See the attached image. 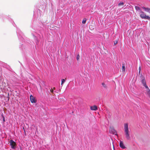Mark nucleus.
<instances>
[{
  "mask_svg": "<svg viewBox=\"0 0 150 150\" xmlns=\"http://www.w3.org/2000/svg\"><path fill=\"white\" fill-rule=\"evenodd\" d=\"M33 36L34 38V39H36L37 40V42H36L37 43H38L39 42V41L37 40V38L34 35H33Z\"/></svg>",
  "mask_w": 150,
  "mask_h": 150,
  "instance_id": "f3484780",
  "label": "nucleus"
},
{
  "mask_svg": "<svg viewBox=\"0 0 150 150\" xmlns=\"http://www.w3.org/2000/svg\"><path fill=\"white\" fill-rule=\"evenodd\" d=\"M124 4V3L123 2H120L118 4L119 6H120L121 5H123Z\"/></svg>",
  "mask_w": 150,
  "mask_h": 150,
  "instance_id": "ddd939ff",
  "label": "nucleus"
},
{
  "mask_svg": "<svg viewBox=\"0 0 150 150\" xmlns=\"http://www.w3.org/2000/svg\"><path fill=\"white\" fill-rule=\"evenodd\" d=\"M110 133H111L113 134H114L115 135L116 134L117 132L113 128H110Z\"/></svg>",
  "mask_w": 150,
  "mask_h": 150,
  "instance_id": "423d86ee",
  "label": "nucleus"
},
{
  "mask_svg": "<svg viewBox=\"0 0 150 150\" xmlns=\"http://www.w3.org/2000/svg\"><path fill=\"white\" fill-rule=\"evenodd\" d=\"M86 18H84L82 21V23L83 24H85L86 23Z\"/></svg>",
  "mask_w": 150,
  "mask_h": 150,
  "instance_id": "9b49d317",
  "label": "nucleus"
},
{
  "mask_svg": "<svg viewBox=\"0 0 150 150\" xmlns=\"http://www.w3.org/2000/svg\"><path fill=\"white\" fill-rule=\"evenodd\" d=\"M2 116L3 117V121L4 122H5V118L3 115H2Z\"/></svg>",
  "mask_w": 150,
  "mask_h": 150,
  "instance_id": "4be33fe9",
  "label": "nucleus"
},
{
  "mask_svg": "<svg viewBox=\"0 0 150 150\" xmlns=\"http://www.w3.org/2000/svg\"><path fill=\"white\" fill-rule=\"evenodd\" d=\"M135 8L136 10L138 12H140V13L141 11H142L140 8L139 7L137 6H135Z\"/></svg>",
  "mask_w": 150,
  "mask_h": 150,
  "instance_id": "9d476101",
  "label": "nucleus"
},
{
  "mask_svg": "<svg viewBox=\"0 0 150 150\" xmlns=\"http://www.w3.org/2000/svg\"><path fill=\"white\" fill-rule=\"evenodd\" d=\"M145 93L146 95L150 98V90L149 88L146 89Z\"/></svg>",
  "mask_w": 150,
  "mask_h": 150,
  "instance_id": "0eeeda50",
  "label": "nucleus"
},
{
  "mask_svg": "<svg viewBox=\"0 0 150 150\" xmlns=\"http://www.w3.org/2000/svg\"><path fill=\"white\" fill-rule=\"evenodd\" d=\"M61 80H62L61 85H62V86L63 84L65 82V80L64 79H62Z\"/></svg>",
  "mask_w": 150,
  "mask_h": 150,
  "instance_id": "f8f14e48",
  "label": "nucleus"
},
{
  "mask_svg": "<svg viewBox=\"0 0 150 150\" xmlns=\"http://www.w3.org/2000/svg\"><path fill=\"white\" fill-rule=\"evenodd\" d=\"M124 132L125 136L127 140L130 139V132L129 130L128 124V123H125L124 124Z\"/></svg>",
  "mask_w": 150,
  "mask_h": 150,
  "instance_id": "f257e3e1",
  "label": "nucleus"
},
{
  "mask_svg": "<svg viewBox=\"0 0 150 150\" xmlns=\"http://www.w3.org/2000/svg\"><path fill=\"white\" fill-rule=\"evenodd\" d=\"M102 84L103 86L105 88H107V86L104 83H102Z\"/></svg>",
  "mask_w": 150,
  "mask_h": 150,
  "instance_id": "2eb2a0df",
  "label": "nucleus"
},
{
  "mask_svg": "<svg viewBox=\"0 0 150 150\" xmlns=\"http://www.w3.org/2000/svg\"><path fill=\"white\" fill-rule=\"evenodd\" d=\"M90 108L91 110H97V107L96 105L91 106Z\"/></svg>",
  "mask_w": 150,
  "mask_h": 150,
  "instance_id": "1a4fd4ad",
  "label": "nucleus"
},
{
  "mask_svg": "<svg viewBox=\"0 0 150 150\" xmlns=\"http://www.w3.org/2000/svg\"><path fill=\"white\" fill-rule=\"evenodd\" d=\"M145 11L150 13V8H146Z\"/></svg>",
  "mask_w": 150,
  "mask_h": 150,
  "instance_id": "4468645a",
  "label": "nucleus"
},
{
  "mask_svg": "<svg viewBox=\"0 0 150 150\" xmlns=\"http://www.w3.org/2000/svg\"><path fill=\"white\" fill-rule=\"evenodd\" d=\"M142 8L145 11V10H146V8H145V7H142Z\"/></svg>",
  "mask_w": 150,
  "mask_h": 150,
  "instance_id": "aec40b11",
  "label": "nucleus"
},
{
  "mask_svg": "<svg viewBox=\"0 0 150 150\" xmlns=\"http://www.w3.org/2000/svg\"><path fill=\"white\" fill-rule=\"evenodd\" d=\"M9 143L11 148L13 149H15L16 148V143L13 140H10L9 141Z\"/></svg>",
  "mask_w": 150,
  "mask_h": 150,
  "instance_id": "f03ea898",
  "label": "nucleus"
},
{
  "mask_svg": "<svg viewBox=\"0 0 150 150\" xmlns=\"http://www.w3.org/2000/svg\"><path fill=\"white\" fill-rule=\"evenodd\" d=\"M119 145L120 147L123 149H125L126 148V147L124 145V144L123 143V142L120 141V143H119Z\"/></svg>",
  "mask_w": 150,
  "mask_h": 150,
  "instance_id": "6e6552de",
  "label": "nucleus"
},
{
  "mask_svg": "<svg viewBox=\"0 0 150 150\" xmlns=\"http://www.w3.org/2000/svg\"><path fill=\"white\" fill-rule=\"evenodd\" d=\"M50 91H51V92H53V90L52 89H51L50 90Z\"/></svg>",
  "mask_w": 150,
  "mask_h": 150,
  "instance_id": "5701e85b",
  "label": "nucleus"
},
{
  "mask_svg": "<svg viewBox=\"0 0 150 150\" xmlns=\"http://www.w3.org/2000/svg\"><path fill=\"white\" fill-rule=\"evenodd\" d=\"M140 14V17L141 18L143 19H150V17L148 16H146L144 13V12L143 11H141Z\"/></svg>",
  "mask_w": 150,
  "mask_h": 150,
  "instance_id": "7ed1b4c3",
  "label": "nucleus"
},
{
  "mask_svg": "<svg viewBox=\"0 0 150 150\" xmlns=\"http://www.w3.org/2000/svg\"><path fill=\"white\" fill-rule=\"evenodd\" d=\"M117 41H116V42H115H115H114V44H115V45L117 43Z\"/></svg>",
  "mask_w": 150,
  "mask_h": 150,
  "instance_id": "b1692460",
  "label": "nucleus"
},
{
  "mask_svg": "<svg viewBox=\"0 0 150 150\" xmlns=\"http://www.w3.org/2000/svg\"><path fill=\"white\" fill-rule=\"evenodd\" d=\"M80 58V56L79 55V54H78L77 56V57H76V59L77 60H78L79 58Z\"/></svg>",
  "mask_w": 150,
  "mask_h": 150,
  "instance_id": "a211bd4d",
  "label": "nucleus"
},
{
  "mask_svg": "<svg viewBox=\"0 0 150 150\" xmlns=\"http://www.w3.org/2000/svg\"><path fill=\"white\" fill-rule=\"evenodd\" d=\"M125 66H124L123 64L122 66V70L123 71H125Z\"/></svg>",
  "mask_w": 150,
  "mask_h": 150,
  "instance_id": "dca6fc26",
  "label": "nucleus"
},
{
  "mask_svg": "<svg viewBox=\"0 0 150 150\" xmlns=\"http://www.w3.org/2000/svg\"><path fill=\"white\" fill-rule=\"evenodd\" d=\"M141 67H139V73H140V72L141 71Z\"/></svg>",
  "mask_w": 150,
  "mask_h": 150,
  "instance_id": "6ab92c4d",
  "label": "nucleus"
},
{
  "mask_svg": "<svg viewBox=\"0 0 150 150\" xmlns=\"http://www.w3.org/2000/svg\"><path fill=\"white\" fill-rule=\"evenodd\" d=\"M141 82L143 86L145 87L146 89H147L149 88L148 86L146 85L145 79L144 77H143L142 78Z\"/></svg>",
  "mask_w": 150,
  "mask_h": 150,
  "instance_id": "20e7f679",
  "label": "nucleus"
},
{
  "mask_svg": "<svg viewBox=\"0 0 150 150\" xmlns=\"http://www.w3.org/2000/svg\"><path fill=\"white\" fill-rule=\"evenodd\" d=\"M142 8L145 11V10H146V8H145V7H142Z\"/></svg>",
  "mask_w": 150,
  "mask_h": 150,
  "instance_id": "412c9836",
  "label": "nucleus"
},
{
  "mask_svg": "<svg viewBox=\"0 0 150 150\" xmlns=\"http://www.w3.org/2000/svg\"><path fill=\"white\" fill-rule=\"evenodd\" d=\"M30 99L31 102L32 103H35L36 102V100L35 98L33 97L32 95H31L30 97Z\"/></svg>",
  "mask_w": 150,
  "mask_h": 150,
  "instance_id": "39448f33",
  "label": "nucleus"
},
{
  "mask_svg": "<svg viewBox=\"0 0 150 150\" xmlns=\"http://www.w3.org/2000/svg\"><path fill=\"white\" fill-rule=\"evenodd\" d=\"M117 41H116V42H115H115H114V44H115V45L117 43Z\"/></svg>",
  "mask_w": 150,
  "mask_h": 150,
  "instance_id": "393cba45",
  "label": "nucleus"
}]
</instances>
